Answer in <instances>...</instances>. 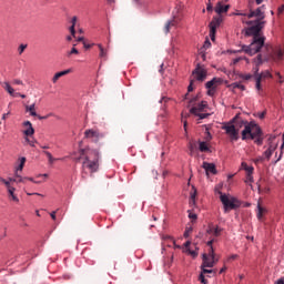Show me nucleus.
I'll list each match as a JSON object with an SVG mask.
<instances>
[{"mask_svg":"<svg viewBox=\"0 0 284 284\" xmlns=\"http://www.w3.org/2000/svg\"><path fill=\"white\" fill-rule=\"evenodd\" d=\"M242 23L250 26L245 30L246 37H253V41L250 45H243L242 52L245 54H250V57H254L257 52H261L263 47L265 45V37L261 36V31L265 28V22L261 21H247L245 18L241 19Z\"/></svg>","mask_w":284,"mask_h":284,"instance_id":"nucleus-1","label":"nucleus"},{"mask_svg":"<svg viewBox=\"0 0 284 284\" xmlns=\"http://www.w3.org/2000/svg\"><path fill=\"white\" fill-rule=\"evenodd\" d=\"M72 156L75 163L82 161V179L88 176V172H85V170H89L90 176H93L94 173L99 172V162L101 161V153H99V150L80 149L79 156L77 153H72Z\"/></svg>","mask_w":284,"mask_h":284,"instance_id":"nucleus-2","label":"nucleus"},{"mask_svg":"<svg viewBox=\"0 0 284 284\" xmlns=\"http://www.w3.org/2000/svg\"><path fill=\"white\" fill-rule=\"evenodd\" d=\"M229 10L230 4H223V2L216 3L214 11L219 16L213 17L212 21L209 24L211 41H216V29L220 28L221 23L223 22V16L221 14H225V12H227Z\"/></svg>","mask_w":284,"mask_h":284,"instance_id":"nucleus-3","label":"nucleus"},{"mask_svg":"<svg viewBox=\"0 0 284 284\" xmlns=\"http://www.w3.org/2000/svg\"><path fill=\"white\" fill-rule=\"evenodd\" d=\"M217 194H220V201L224 207L225 214H229L232 210H239V207H241V201H239V199L229 194H223L221 191H217Z\"/></svg>","mask_w":284,"mask_h":284,"instance_id":"nucleus-4","label":"nucleus"},{"mask_svg":"<svg viewBox=\"0 0 284 284\" xmlns=\"http://www.w3.org/2000/svg\"><path fill=\"white\" fill-rule=\"evenodd\" d=\"M258 136H263V130H261V126L254 121L250 122L246 129L242 131V141H247V139L254 141V139Z\"/></svg>","mask_w":284,"mask_h":284,"instance_id":"nucleus-5","label":"nucleus"},{"mask_svg":"<svg viewBox=\"0 0 284 284\" xmlns=\"http://www.w3.org/2000/svg\"><path fill=\"white\" fill-rule=\"evenodd\" d=\"M222 130H225L226 134L230 135L232 141H239V129L234 125V122H229L222 126Z\"/></svg>","mask_w":284,"mask_h":284,"instance_id":"nucleus-6","label":"nucleus"},{"mask_svg":"<svg viewBox=\"0 0 284 284\" xmlns=\"http://www.w3.org/2000/svg\"><path fill=\"white\" fill-rule=\"evenodd\" d=\"M263 10H265V4H263L262 7H258L256 10L250 9V13H247V19H252L256 17V20L254 21H260L261 23H265V21H263V19H265V12H263Z\"/></svg>","mask_w":284,"mask_h":284,"instance_id":"nucleus-7","label":"nucleus"},{"mask_svg":"<svg viewBox=\"0 0 284 284\" xmlns=\"http://www.w3.org/2000/svg\"><path fill=\"white\" fill-rule=\"evenodd\" d=\"M85 139H92L94 143H99L100 139H103V133H100L99 131L89 129L84 132Z\"/></svg>","mask_w":284,"mask_h":284,"instance_id":"nucleus-8","label":"nucleus"},{"mask_svg":"<svg viewBox=\"0 0 284 284\" xmlns=\"http://www.w3.org/2000/svg\"><path fill=\"white\" fill-rule=\"evenodd\" d=\"M192 75L194 77L195 81H204L207 79V71L203 69V67H197L193 72Z\"/></svg>","mask_w":284,"mask_h":284,"instance_id":"nucleus-9","label":"nucleus"},{"mask_svg":"<svg viewBox=\"0 0 284 284\" xmlns=\"http://www.w3.org/2000/svg\"><path fill=\"white\" fill-rule=\"evenodd\" d=\"M232 123H234V126L236 128V130H240L241 128H244L245 130L247 125H250V122H247L246 120L239 119V115L233 118Z\"/></svg>","mask_w":284,"mask_h":284,"instance_id":"nucleus-10","label":"nucleus"},{"mask_svg":"<svg viewBox=\"0 0 284 284\" xmlns=\"http://www.w3.org/2000/svg\"><path fill=\"white\" fill-rule=\"evenodd\" d=\"M215 262L214 258L207 256L206 253L202 255V265L201 267H214Z\"/></svg>","mask_w":284,"mask_h":284,"instance_id":"nucleus-11","label":"nucleus"},{"mask_svg":"<svg viewBox=\"0 0 284 284\" xmlns=\"http://www.w3.org/2000/svg\"><path fill=\"white\" fill-rule=\"evenodd\" d=\"M222 232H223V229L219 226H214V224H210L206 230V234H213V236L215 237H219Z\"/></svg>","mask_w":284,"mask_h":284,"instance_id":"nucleus-12","label":"nucleus"},{"mask_svg":"<svg viewBox=\"0 0 284 284\" xmlns=\"http://www.w3.org/2000/svg\"><path fill=\"white\" fill-rule=\"evenodd\" d=\"M268 59H271V61H283L284 53L281 50L273 51L268 54Z\"/></svg>","mask_w":284,"mask_h":284,"instance_id":"nucleus-13","label":"nucleus"},{"mask_svg":"<svg viewBox=\"0 0 284 284\" xmlns=\"http://www.w3.org/2000/svg\"><path fill=\"white\" fill-rule=\"evenodd\" d=\"M202 168L205 170L206 174H216V165H214V163L203 162Z\"/></svg>","mask_w":284,"mask_h":284,"instance_id":"nucleus-14","label":"nucleus"},{"mask_svg":"<svg viewBox=\"0 0 284 284\" xmlns=\"http://www.w3.org/2000/svg\"><path fill=\"white\" fill-rule=\"evenodd\" d=\"M207 105V102L202 101L197 106L191 108L190 112L191 114H199V112H203L205 110V106Z\"/></svg>","mask_w":284,"mask_h":284,"instance_id":"nucleus-15","label":"nucleus"},{"mask_svg":"<svg viewBox=\"0 0 284 284\" xmlns=\"http://www.w3.org/2000/svg\"><path fill=\"white\" fill-rule=\"evenodd\" d=\"M178 24H179L178 18H174L173 20L168 21L164 27L165 33L168 34V32H170L171 28H176Z\"/></svg>","mask_w":284,"mask_h":284,"instance_id":"nucleus-16","label":"nucleus"},{"mask_svg":"<svg viewBox=\"0 0 284 284\" xmlns=\"http://www.w3.org/2000/svg\"><path fill=\"white\" fill-rule=\"evenodd\" d=\"M23 125L24 128H28L27 130H24L26 136H32V134H34V128H32V122L26 121Z\"/></svg>","mask_w":284,"mask_h":284,"instance_id":"nucleus-17","label":"nucleus"},{"mask_svg":"<svg viewBox=\"0 0 284 284\" xmlns=\"http://www.w3.org/2000/svg\"><path fill=\"white\" fill-rule=\"evenodd\" d=\"M253 77H260L261 81H263V79H272V73L270 71L258 73V68H256Z\"/></svg>","mask_w":284,"mask_h":284,"instance_id":"nucleus-18","label":"nucleus"},{"mask_svg":"<svg viewBox=\"0 0 284 284\" xmlns=\"http://www.w3.org/2000/svg\"><path fill=\"white\" fill-rule=\"evenodd\" d=\"M222 80L220 78H213L211 81L206 82L205 88L206 89H215L219 83H221Z\"/></svg>","mask_w":284,"mask_h":284,"instance_id":"nucleus-19","label":"nucleus"},{"mask_svg":"<svg viewBox=\"0 0 284 284\" xmlns=\"http://www.w3.org/2000/svg\"><path fill=\"white\" fill-rule=\"evenodd\" d=\"M71 70H64V71H60L58 73H55L52 78V83H57V81H59L61 79V77H65V74H70Z\"/></svg>","mask_w":284,"mask_h":284,"instance_id":"nucleus-20","label":"nucleus"},{"mask_svg":"<svg viewBox=\"0 0 284 284\" xmlns=\"http://www.w3.org/2000/svg\"><path fill=\"white\" fill-rule=\"evenodd\" d=\"M24 165H26V158H21L20 164L16 168L14 176L21 178V174H19V172H23Z\"/></svg>","mask_w":284,"mask_h":284,"instance_id":"nucleus-21","label":"nucleus"},{"mask_svg":"<svg viewBox=\"0 0 284 284\" xmlns=\"http://www.w3.org/2000/svg\"><path fill=\"white\" fill-rule=\"evenodd\" d=\"M3 90H6V92H8V94H10V97H14V89L10 85V82H2L1 83Z\"/></svg>","mask_w":284,"mask_h":284,"instance_id":"nucleus-22","label":"nucleus"},{"mask_svg":"<svg viewBox=\"0 0 284 284\" xmlns=\"http://www.w3.org/2000/svg\"><path fill=\"white\" fill-rule=\"evenodd\" d=\"M274 150H276V144H270L268 149L264 152V156L270 161L272 159V154H274Z\"/></svg>","mask_w":284,"mask_h":284,"instance_id":"nucleus-23","label":"nucleus"},{"mask_svg":"<svg viewBox=\"0 0 284 284\" xmlns=\"http://www.w3.org/2000/svg\"><path fill=\"white\" fill-rule=\"evenodd\" d=\"M98 48L100 50V59H103V61H108V49H104L102 44H98Z\"/></svg>","mask_w":284,"mask_h":284,"instance_id":"nucleus-24","label":"nucleus"},{"mask_svg":"<svg viewBox=\"0 0 284 284\" xmlns=\"http://www.w3.org/2000/svg\"><path fill=\"white\" fill-rule=\"evenodd\" d=\"M14 192H17L16 187L9 189L8 190V194L10 196V199L14 202V203H19V197L14 194Z\"/></svg>","mask_w":284,"mask_h":284,"instance_id":"nucleus-25","label":"nucleus"},{"mask_svg":"<svg viewBox=\"0 0 284 284\" xmlns=\"http://www.w3.org/2000/svg\"><path fill=\"white\" fill-rule=\"evenodd\" d=\"M267 210L263 206H261V204H257V219L258 221L263 220V214H266Z\"/></svg>","mask_w":284,"mask_h":284,"instance_id":"nucleus-26","label":"nucleus"},{"mask_svg":"<svg viewBox=\"0 0 284 284\" xmlns=\"http://www.w3.org/2000/svg\"><path fill=\"white\" fill-rule=\"evenodd\" d=\"M162 241H170L175 247V250H179L181 247L180 245H176V241H174V237L170 235H162Z\"/></svg>","mask_w":284,"mask_h":284,"instance_id":"nucleus-27","label":"nucleus"},{"mask_svg":"<svg viewBox=\"0 0 284 284\" xmlns=\"http://www.w3.org/2000/svg\"><path fill=\"white\" fill-rule=\"evenodd\" d=\"M26 112H30L31 116H38L37 111H36V104L27 105L26 106Z\"/></svg>","mask_w":284,"mask_h":284,"instance_id":"nucleus-28","label":"nucleus"},{"mask_svg":"<svg viewBox=\"0 0 284 284\" xmlns=\"http://www.w3.org/2000/svg\"><path fill=\"white\" fill-rule=\"evenodd\" d=\"M72 26L70 27V32L72 37H77V30H74V27L77 26V17H73L71 20Z\"/></svg>","mask_w":284,"mask_h":284,"instance_id":"nucleus-29","label":"nucleus"},{"mask_svg":"<svg viewBox=\"0 0 284 284\" xmlns=\"http://www.w3.org/2000/svg\"><path fill=\"white\" fill-rule=\"evenodd\" d=\"M255 79V89L257 92H263V87L261 85V77H254Z\"/></svg>","mask_w":284,"mask_h":284,"instance_id":"nucleus-30","label":"nucleus"},{"mask_svg":"<svg viewBox=\"0 0 284 284\" xmlns=\"http://www.w3.org/2000/svg\"><path fill=\"white\" fill-rule=\"evenodd\" d=\"M199 150L200 152H210V146H207V142H200Z\"/></svg>","mask_w":284,"mask_h":284,"instance_id":"nucleus-31","label":"nucleus"},{"mask_svg":"<svg viewBox=\"0 0 284 284\" xmlns=\"http://www.w3.org/2000/svg\"><path fill=\"white\" fill-rule=\"evenodd\" d=\"M189 152L191 156L194 155V152H196V143L194 142L189 143Z\"/></svg>","mask_w":284,"mask_h":284,"instance_id":"nucleus-32","label":"nucleus"},{"mask_svg":"<svg viewBox=\"0 0 284 284\" xmlns=\"http://www.w3.org/2000/svg\"><path fill=\"white\" fill-rule=\"evenodd\" d=\"M0 181H1V183H3L6 185L7 190H11L12 187H14V186L10 185V181H7L3 178H0Z\"/></svg>","mask_w":284,"mask_h":284,"instance_id":"nucleus-33","label":"nucleus"},{"mask_svg":"<svg viewBox=\"0 0 284 284\" xmlns=\"http://www.w3.org/2000/svg\"><path fill=\"white\" fill-rule=\"evenodd\" d=\"M253 141H254V143H256V145H263V135L254 138Z\"/></svg>","mask_w":284,"mask_h":284,"instance_id":"nucleus-34","label":"nucleus"},{"mask_svg":"<svg viewBox=\"0 0 284 284\" xmlns=\"http://www.w3.org/2000/svg\"><path fill=\"white\" fill-rule=\"evenodd\" d=\"M206 256H209L210 258H214V256H216V254L214 253V246H211V248H209V253L206 254Z\"/></svg>","mask_w":284,"mask_h":284,"instance_id":"nucleus-35","label":"nucleus"},{"mask_svg":"<svg viewBox=\"0 0 284 284\" xmlns=\"http://www.w3.org/2000/svg\"><path fill=\"white\" fill-rule=\"evenodd\" d=\"M233 88H236L237 90L245 91V85H243L242 83H239V82L233 83Z\"/></svg>","mask_w":284,"mask_h":284,"instance_id":"nucleus-36","label":"nucleus"},{"mask_svg":"<svg viewBox=\"0 0 284 284\" xmlns=\"http://www.w3.org/2000/svg\"><path fill=\"white\" fill-rule=\"evenodd\" d=\"M190 234H192V226L185 229L184 239H189Z\"/></svg>","mask_w":284,"mask_h":284,"instance_id":"nucleus-37","label":"nucleus"},{"mask_svg":"<svg viewBox=\"0 0 284 284\" xmlns=\"http://www.w3.org/2000/svg\"><path fill=\"white\" fill-rule=\"evenodd\" d=\"M201 270H202V273L204 274H216V271L214 270H207L205 267H201Z\"/></svg>","mask_w":284,"mask_h":284,"instance_id":"nucleus-38","label":"nucleus"},{"mask_svg":"<svg viewBox=\"0 0 284 284\" xmlns=\"http://www.w3.org/2000/svg\"><path fill=\"white\" fill-rule=\"evenodd\" d=\"M26 48H28V44H20L18 48L19 54H21L22 52H26Z\"/></svg>","mask_w":284,"mask_h":284,"instance_id":"nucleus-39","label":"nucleus"},{"mask_svg":"<svg viewBox=\"0 0 284 284\" xmlns=\"http://www.w3.org/2000/svg\"><path fill=\"white\" fill-rule=\"evenodd\" d=\"M199 281L203 284H207V280H205V274L204 273H201L200 276H199Z\"/></svg>","mask_w":284,"mask_h":284,"instance_id":"nucleus-40","label":"nucleus"},{"mask_svg":"<svg viewBox=\"0 0 284 284\" xmlns=\"http://www.w3.org/2000/svg\"><path fill=\"white\" fill-rule=\"evenodd\" d=\"M195 116H199V119L203 120V119H207V116H210V113H199L195 114Z\"/></svg>","mask_w":284,"mask_h":284,"instance_id":"nucleus-41","label":"nucleus"},{"mask_svg":"<svg viewBox=\"0 0 284 284\" xmlns=\"http://www.w3.org/2000/svg\"><path fill=\"white\" fill-rule=\"evenodd\" d=\"M252 77H254V75L247 73V74H242L241 79H243L244 81H250V79H252Z\"/></svg>","mask_w":284,"mask_h":284,"instance_id":"nucleus-42","label":"nucleus"},{"mask_svg":"<svg viewBox=\"0 0 284 284\" xmlns=\"http://www.w3.org/2000/svg\"><path fill=\"white\" fill-rule=\"evenodd\" d=\"M205 141H212V133H210V131L206 129V132H205Z\"/></svg>","mask_w":284,"mask_h":284,"instance_id":"nucleus-43","label":"nucleus"},{"mask_svg":"<svg viewBox=\"0 0 284 284\" xmlns=\"http://www.w3.org/2000/svg\"><path fill=\"white\" fill-rule=\"evenodd\" d=\"M189 219H191V221H196L199 219V216L196 215V213H189Z\"/></svg>","mask_w":284,"mask_h":284,"instance_id":"nucleus-44","label":"nucleus"},{"mask_svg":"<svg viewBox=\"0 0 284 284\" xmlns=\"http://www.w3.org/2000/svg\"><path fill=\"white\" fill-rule=\"evenodd\" d=\"M194 80H191L190 81V84H189V87H187V92H193L194 91Z\"/></svg>","mask_w":284,"mask_h":284,"instance_id":"nucleus-45","label":"nucleus"},{"mask_svg":"<svg viewBox=\"0 0 284 284\" xmlns=\"http://www.w3.org/2000/svg\"><path fill=\"white\" fill-rule=\"evenodd\" d=\"M231 17H247V13H243V12H233L231 14Z\"/></svg>","mask_w":284,"mask_h":284,"instance_id":"nucleus-46","label":"nucleus"},{"mask_svg":"<svg viewBox=\"0 0 284 284\" xmlns=\"http://www.w3.org/2000/svg\"><path fill=\"white\" fill-rule=\"evenodd\" d=\"M246 174H254V166H248L245 169Z\"/></svg>","mask_w":284,"mask_h":284,"instance_id":"nucleus-47","label":"nucleus"},{"mask_svg":"<svg viewBox=\"0 0 284 284\" xmlns=\"http://www.w3.org/2000/svg\"><path fill=\"white\" fill-rule=\"evenodd\" d=\"M211 47H212V43L210 42V40H205L204 45H203L204 50H207Z\"/></svg>","mask_w":284,"mask_h":284,"instance_id":"nucleus-48","label":"nucleus"},{"mask_svg":"<svg viewBox=\"0 0 284 284\" xmlns=\"http://www.w3.org/2000/svg\"><path fill=\"white\" fill-rule=\"evenodd\" d=\"M246 182L254 183V176H252V174H246Z\"/></svg>","mask_w":284,"mask_h":284,"instance_id":"nucleus-49","label":"nucleus"},{"mask_svg":"<svg viewBox=\"0 0 284 284\" xmlns=\"http://www.w3.org/2000/svg\"><path fill=\"white\" fill-rule=\"evenodd\" d=\"M189 254H191V256H193V258H196V256H199V253H196V251H192L190 248H187Z\"/></svg>","mask_w":284,"mask_h":284,"instance_id":"nucleus-50","label":"nucleus"},{"mask_svg":"<svg viewBox=\"0 0 284 284\" xmlns=\"http://www.w3.org/2000/svg\"><path fill=\"white\" fill-rule=\"evenodd\" d=\"M36 116H38V119H39L40 121H43L44 119H50V116H52V113L47 114V115H44V116H41V115H36Z\"/></svg>","mask_w":284,"mask_h":284,"instance_id":"nucleus-51","label":"nucleus"},{"mask_svg":"<svg viewBox=\"0 0 284 284\" xmlns=\"http://www.w3.org/2000/svg\"><path fill=\"white\" fill-rule=\"evenodd\" d=\"M16 179H18L16 183H24V181H26V178H22L21 175H20V178L16 176Z\"/></svg>","mask_w":284,"mask_h":284,"instance_id":"nucleus-52","label":"nucleus"},{"mask_svg":"<svg viewBox=\"0 0 284 284\" xmlns=\"http://www.w3.org/2000/svg\"><path fill=\"white\" fill-rule=\"evenodd\" d=\"M69 54H79V50L77 48H72Z\"/></svg>","mask_w":284,"mask_h":284,"instance_id":"nucleus-53","label":"nucleus"},{"mask_svg":"<svg viewBox=\"0 0 284 284\" xmlns=\"http://www.w3.org/2000/svg\"><path fill=\"white\" fill-rule=\"evenodd\" d=\"M214 241H216V240H215V239H212L211 241H209V242L206 243V245H207L209 248H212V245H214Z\"/></svg>","mask_w":284,"mask_h":284,"instance_id":"nucleus-54","label":"nucleus"},{"mask_svg":"<svg viewBox=\"0 0 284 284\" xmlns=\"http://www.w3.org/2000/svg\"><path fill=\"white\" fill-rule=\"evenodd\" d=\"M214 92H215V89H209L207 90V95L209 97H214Z\"/></svg>","mask_w":284,"mask_h":284,"instance_id":"nucleus-55","label":"nucleus"},{"mask_svg":"<svg viewBox=\"0 0 284 284\" xmlns=\"http://www.w3.org/2000/svg\"><path fill=\"white\" fill-rule=\"evenodd\" d=\"M50 216L52 221H57V211L51 212Z\"/></svg>","mask_w":284,"mask_h":284,"instance_id":"nucleus-56","label":"nucleus"},{"mask_svg":"<svg viewBox=\"0 0 284 284\" xmlns=\"http://www.w3.org/2000/svg\"><path fill=\"white\" fill-rule=\"evenodd\" d=\"M265 114H267L265 111H263L262 113H258L257 116L258 119L263 120L265 119Z\"/></svg>","mask_w":284,"mask_h":284,"instance_id":"nucleus-57","label":"nucleus"},{"mask_svg":"<svg viewBox=\"0 0 284 284\" xmlns=\"http://www.w3.org/2000/svg\"><path fill=\"white\" fill-rule=\"evenodd\" d=\"M14 85H23V81L21 80H13Z\"/></svg>","mask_w":284,"mask_h":284,"instance_id":"nucleus-58","label":"nucleus"},{"mask_svg":"<svg viewBox=\"0 0 284 284\" xmlns=\"http://www.w3.org/2000/svg\"><path fill=\"white\" fill-rule=\"evenodd\" d=\"M274 284H284V276L278 278Z\"/></svg>","mask_w":284,"mask_h":284,"instance_id":"nucleus-59","label":"nucleus"},{"mask_svg":"<svg viewBox=\"0 0 284 284\" xmlns=\"http://www.w3.org/2000/svg\"><path fill=\"white\" fill-rule=\"evenodd\" d=\"M206 10H207V12H212V10H213L212 3H210V2L207 3Z\"/></svg>","mask_w":284,"mask_h":284,"instance_id":"nucleus-60","label":"nucleus"},{"mask_svg":"<svg viewBox=\"0 0 284 284\" xmlns=\"http://www.w3.org/2000/svg\"><path fill=\"white\" fill-rule=\"evenodd\" d=\"M283 11H284V6H281V7L277 9V14H283Z\"/></svg>","mask_w":284,"mask_h":284,"instance_id":"nucleus-61","label":"nucleus"},{"mask_svg":"<svg viewBox=\"0 0 284 284\" xmlns=\"http://www.w3.org/2000/svg\"><path fill=\"white\" fill-rule=\"evenodd\" d=\"M257 63L258 64L263 63V57L261 54L257 55Z\"/></svg>","mask_w":284,"mask_h":284,"instance_id":"nucleus-62","label":"nucleus"},{"mask_svg":"<svg viewBox=\"0 0 284 284\" xmlns=\"http://www.w3.org/2000/svg\"><path fill=\"white\" fill-rule=\"evenodd\" d=\"M163 241L164 243H166L168 247H172L173 244L170 240H163Z\"/></svg>","mask_w":284,"mask_h":284,"instance_id":"nucleus-63","label":"nucleus"},{"mask_svg":"<svg viewBox=\"0 0 284 284\" xmlns=\"http://www.w3.org/2000/svg\"><path fill=\"white\" fill-rule=\"evenodd\" d=\"M242 59H243V58H235V59L233 60V64L236 65V63H239Z\"/></svg>","mask_w":284,"mask_h":284,"instance_id":"nucleus-64","label":"nucleus"}]
</instances>
